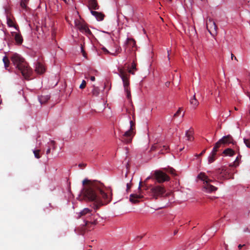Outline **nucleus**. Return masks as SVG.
<instances>
[{
	"label": "nucleus",
	"instance_id": "f704fd0d",
	"mask_svg": "<svg viewBox=\"0 0 250 250\" xmlns=\"http://www.w3.org/2000/svg\"><path fill=\"white\" fill-rule=\"evenodd\" d=\"M48 144L50 147L52 146L53 149H55L56 148L55 142L54 141H51L49 143H48Z\"/></svg>",
	"mask_w": 250,
	"mask_h": 250
},
{
	"label": "nucleus",
	"instance_id": "f8f14e48",
	"mask_svg": "<svg viewBox=\"0 0 250 250\" xmlns=\"http://www.w3.org/2000/svg\"><path fill=\"white\" fill-rule=\"evenodd\" d=\"M136 44L135 41L132 38H127L125 43V50H128V51H135V49H134V48H136Z\"/></svg>",
	"mask_w": 250,
	"mask_h": 250
},
{
	"label": "nucleus",
	"instance_id": "4d7b16f0",
	"mask_svg": "<svg viewBox=\"0 0 250 250\" xmlns=\"http://www.w3.org/2000/svg\"><path fill=\"white\" fill-rule=\"evenodd\" d=\"M170 193H167L166 194V196H168L170 195Z\"/></svg>",
	"mask_w": 250,
	"mask_h": 250
},
{
	"label": "nucleus",
	"instance_id": "4468645a",
	"mask_svg": "<svg viewBox=\"0 0 250 250\" xmlns=\"http://www.w3.org/2000/svg\"><path fill=\"white\" fill-rule=\"evenodd\" d=\"M92 211V210H90L88 208H84L83 210L78 213V216L77 217L80 218L82 217H84L85 219L89 216H91Z\"/></svg>",
	"mask_w": 250,
	"mask_h": 250
},
{
	"label": "nucleus",
	"instance_id": "8fccbe9b",
	"mask_svg": "<svg viewBox=\"0 0 250 250\" xmlns=\"http://www.w3.org/2000/svg\"><path fill=\"white\" fill-rule=\"evenodd\" d=\"M143 237H144V235L138 236H137L136 239H138L139 240H141V239H142L143 238Z\"/></svg>",
	"mask_w": 250,
	"mask_h": 250
},
{
	"label": "nucleus",
	"instance_id": "ddd939ff",
	"mask_svg": "<svg viewBox=\"0 0 250 250\" xmlns=\"http://www.w3.org/2000/svg\"><path fill=\"white\" fill-rule=\"evenodd\" d=\"M219 151V148L215 145H214L212 151L208 157V162L209 164L213 163L215 160V156L217 151Z\"/></svg>",
	"mask_w": 250,
	"mask_h": 250
},
{
	"label": "nucleus",
	"instance_id": "09e8293b",
	"mask_svg": "<svg viewBox=\"0 0 250 250\" xmlns=\"http://www.w3.org/2000/svg\"><path fill=\"white\" fill-rule=\"evenodd\" d=\"M157 147V146H152V147L151 148V150H155V149H156Z\"/></svg>",
	"mask_w": 250,
	"mask_h": 250
},
{
	"label": "nucleus",
	"instance_id": "473e14b6",
	"mask_svg": "<svg viewBox=\"0 0 250 250\" xmlns=\"http://www.w3.org/2000/svg\"><path fill=\"white\" fill-rule=\"evenodd\" d=\"M182 110V107L179 108L178 110L177 111V112L174 114L173 118H176L178 117L180 114L181 113V111Z\"/></svg>",
	"mask_w": 250,
	"mask_h": 250
},
{
	"label": "nucleus",
	"instance_id": "bb28decb",
	"mask_svg": "<svg viewBox=\"0 0 250 250\" xmlns=\"http://www.w3.org/2000/svg\"><path fill=\"white\" fill-rule=\"evenodd\" d=\"M190 103L191 105L194 106L195 107L197 106L198 105L199 103L197 100L196 99L195 95L193 96V98L190 100Z\"/></svg>",
	"mask_w": 250,
	"mask_h": 250
},
{
	"label": "nucleus",
	"instance_id": "6e6552de",
	"mask_svg": "<svg viewBox=\"0 0 250 250\" xmlns=\"http://www.w3.org/2000/svg\"><path fill=\"white\" fill-rule=\"evenodd\" d=\"M197 178L204 182L203 188L205 191L208 192H211L217 190V188L210 185L209 182L211 181L204 172H200Z\"/></svg>",
	"mask_w": 250,
	"mask_h": 250
},
{
	"label": "nucleus",
	"instance_id": "dca6fc26",
	"mask_svg": "<svg viewBox=\"0 0 250 250\" xmlns=\"http://www.w3.org/2000/svg\"><path fill=\"white\" fill-rule=\"evenodd\" d=\"M35 71L37 73L42 74L44 72L45 68L41 63L38 62L36 64Z\"/></svg>",
	"mask_w": 250,
	"mask_h": 250
},
{
	"label": "nucleus",
	"instance_id": "5fc2aeb1",
	"mask_svg": "<svg viewBox=\"0 0 250 250\" xmlns=\"http://www.w3.org/2000/svg\"><path fill=\"white\" fill-rule=\"evenodd\" d=\"M244 246H245V245H242L240 244V245H238V248H239V249H241L243 247H244Z\"/></svg>",
	"mask_w": 250,
	"mask_h": 250
},
{
	"label": "nucleus",
	"instance_id": "c85d7f7f",
	"mask_svg": "<svg viewBox=\"0 0 250 250\" xmlns=\"http://www.w3.org/2000/svg\"><path fill=\"white\" fill-rule=\"evenodd\" d=\"M41 150L37 149L33 150V153L34 154L35 157L37 159H39L41 157V155H40Z\"/></svg>",
	"mask_w": 250,
	"mask_h": 250
},
{
	"label": "nucleus",
	"instance_id": "680f3d73",
	"mask_svg": "<svg viewBox=\"0 0 250 250\" xmlns=\"http://www.w3.org/2000/svg\"><path fill=\"white\" fill-rule=\"evenodd\" d=\"M169 83L167 82V83H166V85H167V86H168V85H169Z\"/></svg>",
	"mask_w": 250,
	"mask_h": 250
},
{
	"label": "nucleus",
	"instance_id": "864d4df0",
	"mask_svg": "<svg viewBox=\"0 0 250 250\" xmlns=\"http://www.w3.org/2000/svg\"><path fill=\"white\" fill-rule=\"evenodd\" d=\"M142 187H144V186L143 185L142 182H140L139 184V188H140Z\"/></svg>",
	"mask_w": 250,
	"mask_h": 250
},
{
	"label": "nucleus",
	"instance_id": "e2e57ef3",
	"mask_svg": "<svg viewBox=\"0 0 250 250\" xmlns=\"http://www.w3.org/2000/svg\"><path fill=\"white\" fill-rule=\"evenodd\" d=\"M23 1H24V2H26L27 1H28V0H23Z\"/></svg>",
	"mask_w": 250,
	"mask_h": 250
},
{
	"label": "nucleus",
	"instance_id": "49530a36",
	"mask_svg": "<svg viewBox=\"0 0 250 250\" xmlns=\"http://www.w3.org/2000/svg\"><path fill=\"white\" fill-rule=\"evenodd\" d=\"M51 150V148L49 146H48V148L47 149L46 153L47 155H48L49 153H50Z\"/></svg>",
	"mask_w": 250,
	"mask_h": 250
},
{
	"label": "nucleus",
	"instance_id": "a19ab883",
	"mask_svg": "<svg viewBox=\"0 0 250 250\" xmlns=\"http://www.w3.org/2000/svg\"><path fill=\"white\" fill-rule=\"evenodd\" d=\"M120 52V51H119V49L118 48V50H117L115 52V53H110L112 55H113V56H116L117 55V54L118 53Z\"/></svg>",
	"mask_w": 250,
	"mask_h": 250
},
{
	"label": "nucleus",
	"instance_id": "aec40b11",
	"mask_svg": "<svg viewBox=\"0 0 250 250\" xmlns=\"http://www.w3.org/2000/svg\"><path fill=\"white\" fill-rule=\"evenodd\" d=\"M50 99L49 95H42L39 97V100L41 104H45Z\"/></svg>",
	"mask_w": 250,
	"mask_h": 250
},
{
	"label": "nucleus",
	"instance_id": "37998d69",
	"mask_svg": "<svg viewBox=\"0 0 250 250\" xmlns=\"http://www.w3.org/2000/svg\"><path fill=\"white\" fill-rule=\"evenodd\" d=\"M102 49L103 50V51L106 54H109L110 53V52L108 51V50H107L105 47H103L102 48Z\"/></svg>",
	"mask_w": 250,
	"mask_h": 250
},
{
	"label": "nucleus",
	"instance_id": "393cba45",
	"mask_svg": "<svg viewBox=\"0 0 250 250\" xmlns=\"http://www.w3.org/2000/svg\"><path fill=\"white\" fill-rule=\"evenodd\" d=\"M223 153L226 155L232 156L234 154L235 152L232 149L228 148L224 150Z\"/></svg>",
	"mask_w": 250,
	"mask_h": 250
},
{
	"label": "nucleus",
	"instance_id": "2eb2a0df",
	"mask_svg": "<svg viewBox=\"0 0 250 250\" xmlns=\"http://www.w3.org/2000/svg\"><path fill=\"white\" fill-rule=\"evenodd\" d=\"M11 34L18 44H21L22 43L23 39L21 34L15 32H12Z\"/></svg>",
	"mask_w": 250,
	"mask_h": 250
},
{
	"label": "nucleus",
	"instance_id": "6ab92c4d",
	"mask_svg": "<svg viewBox=\"0 0 250 250\" xmlns=\"http://www.w3.org/2000/svg\"><path fill=\"white\" fill-rule=\"evenodd\" d=\"M142 198V196L136 194H132L130 195V201L133 203H136L139 201V199Z\"/></svg>",
	"mask_w": 250,
	"mask_h": 250
},
{
	"label": "nucleus",
	"instance_id": "b1692460",
	"mask_svg": "<svg viewBox=\"0 0 250 250\" xmlns=\"http://www.w3.org/2000/svg\"><path fill=\"white\" fill-rule=\"evenodd\" d=\"M227 172L226 170H224V169H218L216 170V173L220 174V176L224 177L226 178H228V177L226 176V173Z\"/></svg>",
	"mask_w": 250,
	"mask_h": 250
},
{
	"label": "nucleus",
	"instance_id": "f257e3e1",
	"mask_svg": "<svg viewBox=\"0 0 250 250\" xmlns=\"http://www.w3.org/2000/svg\"><path fill=\"white\" fill-rule=\"evenodd\" d=\"M83 187L79 197L80 201L93 202L94 209L109 204L112 199V191L110 188H105L100 182L85 179L83 181Z\"/></svg>",
	"mask_w": 250,
	"mask_h": 250
},
{
	"label": "nucleus",
	"instance_id": "a18cd8bd",
	"mask_svg": "<svg viewBox=\"0 0 250 250\" xmlns=\"http://www.w3.org/2000/svg\"><path fill=\"white\" fill-rule=\"evenodd\" d=\"M233 58H234V59L235 60L237 61V59L236 57H235V56H234V55L232 53H231V59L232 60H233Z\"/></svg>",
	"mask_w": 250,
	"mask_h": 250
},
{
	"label": "nucleus",
	"instance_id": "4c0bfd02",
	"mask_svg": "<svg viewBox=\"0 0 250 250\" xmlns=\"http://www.w3.org/2000/svg\"><path fill=\"white\" fill-rule=\"evenodd\" d=\"M21 6L23 8H26V2L22 0L21 2Z\"/></svg>",
	"mask_w": 250,
	"mask_h": 250
},
{
	"label": "nucleus",
	"instance_id": "412c9836",
	"mask_svg": "<svg viewBox=\"0 0 250 250\" xmlns=\"http://www.w3.org/2000/svg\"><path fill=\"white\" fill-rule=\"evenodd\" d=\"M193 131L192 128H190L187 130L186 132V137L187 138L188 141H191L193 140V137L192 136Z\"/></svg>",
	"mask_w": 250,
	"mask_h": 250
},
{
	"label": "nucleus",
	"instance_id": "3c124183",
	"mask_svg": "<svg viewBox=\"0 0 250 250\" xmlns=\"http://www.w3.org/2000/svg\"><path fill=\"white\" fill-rule=\"evenodd\" d=\"M126 111L127 113L130 114H131V110H129L128 108L126 109Z\"/></svg>",
	"mask_w": 250,
	"mask_h": 250
},
{
	"label": "nucleus",
	"instance_id": "7c9ffc66",
	"mask_svg": "<svg viewBox=\"0 0 250 250\" xmlns=\"http://www.w3.org/2000/svg\"><path fill=\"white\" fill-rule=\"evenodd\" d=\"M249 139H244V142L248 147L250 148V133Z\"/></svg>",
	"mask_w": 250,
	"mask_h": 250
},
{
	"label": "nucleus",
	"instance_id": "603ef678",
	"mask_svg": "<svg viewBox=\"0 0 250 250\" xmlns=\"http://www.w3.org/2000/svg\"><path fill=\"white\" fill-rule=\"evenodd\" d=\"M90 80L92 81H94L95 80V78L94 76H91L90 77Z\"/></svg>",
	"mask_w": 250,
	"mask_h": 250
},
{
	"label": "nucleus",
	"instance_id": "cd10ccee",
	"mask_svg": "<svg viewBox=\"0 0 250 250\" xmlns=\"http://www.w3.org/2000/svg\"><path fill=\"white\" fill-rule=\"evenodd\" d=\"M7 23L9 27H14L17 29L16 26L15 25L13 21L9 17H7Z\"/></svg>",
	"mask_w": 250,
	"mask_h": 250
},
{
	"label": "nucleus",
	"instance_id": "c9c22d12",
	"mask_svg": "<svg viewBox=\"0 0 250 250\" xmlns=\"http://www.w3.org/2000/svg\"><path fill=\"white\" fill-rule=\"evenodd\" d=\"M86 84V83L84 80H83L82 81V83L80 85V89H83L85 87Z\"/></svg>",
	"mask_w": 250,
	"mask_h": 250
},
{
	"label": "nucleus",
	"instance_id": "4be33fe9",
	"mask_svg": "<svg viewBox=\"0 0 250 250\" xmlns=\"http://www.w3.org/2000/svg\"><path fill=\"white\" fill-rule=\"evenodd\" d=\"M2 61L4 63L5 68L6 70H9L8 68L10 64V61L8 57H7L6 56H4L2 59Z\"/></svg>",
	"mask_w": 250,
	"mask_h": 250
},
{
	"label": "nucleus",
	"instance_id": "f03ea898",
	"mask_svg": "<svg viewBox=\"0 0 250 250\" xmlns=\"http://www.w3.org/2000/svg\"><path fill=\"white\" fill-rule=\"evenodd\" d=\"M10 59L16 68L21 73L25 79L29 78L32 71L23 58L18 54L15 53L11 56Z\"/></svg>",
	"mask_w": 250,
	"mask_h": 250
},
{
	"label": "nucleus",
	"instance_id": "bf43d9fd",
	"mask_svg": "<svg viewBox=\"0 0 250 250\" xmlns=\"http://www.w3.org/2000/svg\"><path fill=\"white\" fill-rule=\"evenodd\" d=\"M149 179V177H148L146 179V181L144 182L145 183H146V181Z\"/></svg>",
	"mask_w": 250,
	"mask_h": 250
},
{
	"label": "nucleus",
	"instance_id": "20e7f679",
	"mask_svg": "<svg viewBox=\"0 0 250 250\" xmlns=\"http://www.w3.org/2000/svg\"><path fill=\"white\" fill-rule=\"evenodd\" d=\"M98 215L91 213V216H89L84 219L85 224L81 228H78L76 229L80 234H84L86 231H89L94 229V226L97 224Z\"/></svg>",
	"mask_w": 250,
	"mask_h": 250
},
{
	"label": "nucleus",
	"instance_id": "6e6d98bb",
	"mask_svg": "<svg viewBox=\"0 0 250 250\" xmlns=\"http://www.w3.org/2000/svg\"><path fill=\"white\" fill-rule=\"evenodd\" d=\"M128 72H129V73H131V74H133H133H134V72L132 71V70H131V69H129V70H128Z\"/></svg>",
	"mask_w": 250,
	"mask_h": 250
},
{
	"label": "nucleus",
	"instance_id": "72a5a7b5",
	"mask_svg": "<svg viewBox=\"0 0 250 250\" xmlns=\"http://www.w3.org/2000/svg\"><path fill=\"white\" fill-rule=\"evenodd\" d=\"M162 147L163 148L160 150L161 153L162 154L164 153V151H165L166 152H167V150H168V149L169 148L168 146H163Z\"/></svg>",
	"mask_w": 250,
	"mask_h": 250
},
{
	"label": "nucleus",
	"instance_id": "0e129e2a",
	"mask_svg": "<svg viewBox=\"0 0 250 250\" xmlns=\"http://www.w3.org/2000/svg\"><path fill=\"white\" fill-rule=\"evenodd\" d=\"M227 248H228V246L227 245H226V247H225V249L227 250Z\"/></svg>",
	"mask_w": 250,
	"mask_h": 250
},
{
	"label": "nucleus",
	"instance_id": "69168bd1",
	"mask_svg": "<svg viewBox=\"0 0 250 250\" xmlns=\"http://www.w3.org/2000/svg\"><path fill=\"white\" fill-rule=\"evenodd\" d=\"M1 99H0V104H1Z\"/></svg>",
	"mask_w": 250,
	"mask_h": 250
},
{
	"label": "nucleus",
	"instance_id": "58836bf2",
	"mask_svg": "<svg viewBox=\"0 0 250 250\" xmlns=\"http://www.w3.org/2000/svg\"><path fill=\"white\" fill-rule=\"evenodd\" d=\"M206 149H204V150H203L201 152V153H200V154H196L195 155V156H196V157H200V156H202V155H203V154L206 152Z\"/></svg>",
	"mask_w": 250,
	"mask_h": 250
},
{
	"label": "nucleus",
	"instance_id": "ea45409f",
	"mask_svg": "<svg viewBox=\"0 0 250 250\" xmlns=\"http://www.w3.org/2000/svg\"><path fill=\"white\" fill-rule=\"evenodd\" d=\"M81 51H82V52L83 53V56L85 57L86 53L84 51L83 47V45H81Z\"/></svg>",
	"mask_w": 250,
	"mask_h": 250
},
{
	"label": "nucleus",
	"instance_id": "39448f33",
	"mask_svg": "<svg viewBox=\"0 0 250 250\" xmlns=\"http://www.w3.org/2000/svg\"><path fill=\"white\" fill-rule=\"evenodd\" d=\"M98 215L91 213V216H89L84 219L85 224L81 228H78L76 229L80 234H84L86 231H89L94 229V226L97 224Z\"/></svg>",
	"mask_w": 250,
	"mask_h": 250
},
{
	"label": "nucleus",
	"instance_id": "de8ad7c7",
	"mask_svg": "<svg viewBox=\"0 0 250 250\" xmlns=\"http://www.w3.org/2000/svg\"><path fill=\"white\" fill-rule=\"evenodd\" d=\"M126 187H127L126 190L128 191L130 189L131 186L129 183H127L126 185Z\"/></svg>",
	"mask_w": 250,
	"mask_h": 250
},
{
	"label": "nucleus",
	"instance_id": "338daca9",
	"mask_svg": "<svg viewBox=\"0 0 250 250\" xmlns=\"http://www.w3.org/2000/svg\"><path fill=\"white\" fill-rule=\"evenodd\" d=\"M89 249H90V248L91 247V246H89Z\"/></svg>",
	"mask_w": 250,
	"mask_h": 250
},
{
	"label": "nucleus",
	"instance_id": "1a4fd4ad",
	"mask_svg": "<svg viewBox=\"0 0 250 250\" xmlns=\"http://www.w3.org/2000/svg\"><path fill=\"white\" fill-rule=\"evenodd\" d=\"M154 176L155 179L159 183L168 181L170 180V177L166 173L161 170L155 171Z\"/></svg>",
	"mask_w": 250,
	"mask_h": 250
},
{
	"label": "nucleus",
	"instance_id": "7ed1b4c3",
	"mask_svg": "<svg viewBox=\"0 0 250 250\" xmlns=\"http://www.w3.org/2000/svg\"><path fill=\"white\" fill-rule=\"evenodd\" d=\"M131 106L132 108V118L134 121L131 120L130 121V128L128 130L124 132L120 136V139L122 142L128 144L131 142L133 137L135 134V114H134V107L131 102Z\"/></svg>",
	"mask_w": 250,
	"mask_h": 250
},
{
	"label": "nucleus",
	"instance_id": "79ce46f5",
	"mask_svg": "<svg viewBox=\"0 0 250 250\" xmlns=\"http://www.w3.org/2000/svg\"><path fill=\"white\" fill-rule=\"evenodd\" d=\"M86 166V164H80L79 165V167L81 168H83V167H85Z\"/></svg>",
	"mask_w": 250,
	"mask_h": 250
},
{
	"label": "nucleus",
	"instance_id": "c756f323",
	"mask_svg": "<svg viewBox=\"0 0 250 250\" xmlns=\"http://www.w3.org/2000/svg\"><path fill=\"white\" fill-rule=\"evenodd\" d=\"M239 160L240 159L239 156H237L235 159V161L232 164H231L229 166L230 167H237L239 165Z\"/></svg>",
	"mask_w": 250,
	"mask_h": 250
},
{
	"label": "nucleus",
	"instance_id": "9b49d317",
	"mask_svg": "<svg viewBox=\"0 0 250 250\" xmlns=\"http://www.w3.org/2000/svg\"><path fill=\"white\" fill-rule=\"evenodd\" d=\"M206 26L208 31L212 35L216 33L217 26L215 22L211 18L207 20Z\"/></svg>",
	"mask_w": 250,
	"mask_h": 250
},
{
	"label": "nucleus",
	"instance_id": "9d476101",
	"mask_svg": "<svg viewBox=\"0 0 250 250\" xmlns=\"http://www.w3.org/2000/svg\"><path fill=\"white\" fill-rule=\"evenodd\" d=\"M234 144L233 139L231 136L228 135L226 136H224L222 139H220L215 144L219 148L222 145L226 144Z\"/></svg>",
	"mask_w": 250,
	"mask_h": 250
},
{
	"label": "nucleus",
	"instance_id": "774afa93",
	"mask_svg": "<svg viewBox=\"0 0 250 250\" xmlns=\"http://www.w3.org/2000/svg\"><path fill=\"white\" fill-rule=\"evenodd\" d=\"M89 249H90V248L91 247V246H89Z\"/></svg>",
	"mask_w": 250,
	"mask_h": 250
},
{
	"label": "nucleus",
	"instance_id": "e433bc0d",
	"mask_svg": "<svg viewBox=\"0 0 250 250\" xmlns=\"http://www.w3.org/2000/svg\"><path fill=\"white\" fill-rule=\"evenodd\" d=\"M83 32H84L87 35H91L92 34L91 31L89 29V28L87 27H86L85 30L83 31Z\"/></svg>",
	"mask_w": 250,
	"mask_h": 250
},
{
	"label": "nucleus",
	"instance_id": "c03bdc74",
	"mask_svg": "<svg viewBox=\"0 0 250 250\" xmlns=\"http://www.w3.org/2000/svg\"><path fill=\"white\" fill-rule=\"evenodd\" d=\"M131 67H132V69L136 70V64L135 63H133L132 64Z\"/></svg>",
	"mask_w": 250,
	"mask_h": 250
},
{
	"label": "nucleus",
	"instance_id": "5701e85b",
	"mask_svg": "<svg viewBox=\"0 0 250 250\" xmlns=\"http://www.w3.org/2000/svg\"><path fill=\"white\" fill-rule=\"evenodd\" d=\"M76 25L77 27L82 32H83V31L85 30L87 26L84 24L81 23L80 22H78V23H76Z\"/></svg>",
	"mask_w": 250,
	"mask_h": 250
},
{
	"label": "nucleus",
	"instance_id": "f3484780",
	"mask_svg": "<svg viewBox=\"0 0 250 250\" xmlns=\"http://www.w3.org/2000/svg\"><path fill=\"white\" fill-rule=\"evenodd\" d=\"M91 13L96 17L98 21H101L104 20V15L102 13L91 10Z\"/></svg>",
	"mask_w": 250,
	"mask_h": 250
},
{
	"label": "nucleus",
	"instance_id": "423d86ee",
	"mask_svg": "<svg viewBox=\"0 0 250 250\" xmlns=\"http://www.w3.org/2000/svg\"><path fill=\"white\" fill-rule=\"evenodd\" d=\"M118 71L119 75L123 82V85L125 92L126 93V98L128 100H131V95L129 88V75L122 68H118Z\"/></svg>",
	"mask_w": 250,
	"mask_h": 250
},
{
	"label": "nucleus",
	"instance_id": "0eeeda50",
	"mask_svg": "<svg viewBox=\"0 0 250 250\" xmlns=\"http://www.w3.org/2000/svg\"><path fill=\"white\" fill-rule=\"evenodd\" d=\"M166 192L165 188L163 186L156 185L150 187L148 193L152 198L157 200L163 197Z\"/></svg>",
	"mask_w": 250,
	"mask_h": 250
},
{
	"label": "nucleus",
	"instance_id": "052dcab7",
	"mask_svg": "<svg viewBox=\"0 0 250 250\" xmlns=\"http://www.w3.org/2000/svg\"><path fill=\"white\" fill-rule=\"evenodd\" d=\"M234 110H238V108L236 107H234Z\"/></svg>",
	"mask_w": 250,
	"mask_h": 250
},
{
	"label": "nucleus",
	"instance_id": "2f4dec72",
	"mask_svg": "<svg viewBox=\"0 0 250 250\" xmlns=\"http://www.w3.org/2000/svg\"><path fill=\"white\" fill-rule=\"evenodd\" d=\"M92 94L94 96H98L99 94V89L97 87H94L92 90Z\"/></svg>",
	"mask_w": 250,
	"mask_h": 250
},
{
	"label": "nucleus",
	"instance_id": "a211bd4d",
	"mask_svg": "<svg viewBox=\"0 0 250 250\" xmlns=\"http://www.w3.org/2000/svg\"><path fill=\"white\" fill-rule=\"evenodd\" d=\"M88 4L89 5V9H93L95 10L99 9V6L96 0H89Z\"/></svg>",
	"mask_w": 250,
	"mask_h": 250
},
{
	"label": "nucleus",
	"instance_id": "a878e982",
	"mask_svg": "<svg viewBox=\"0 0 250 250\" xmlns=\"http://www.w3.org/2000/svg\"><path fill=\"white\" fill-rule=\"evenodd\" d=\"M167 173L171 174L172 176H176L177 175L176 170L172 167H168L165 169Z\"/></svg>",
	"mask_w": 250,
	"mask_h": 250
},
{
	"label": "nucleus",
	"instance_id": "13d9d810",
	"mask_svg": "<svg viewBox=\"0 0 250 250\" xmlns=\"http://www.w3.org/2000/svg\"><path fill=\"white\" fill-rule=\"evenodd\" d=\"M169 50H167L168 58V59L169 60Z\"/></svg>",
	"mask_w": 250,
	"mask_h": 250
}]
</instances>
